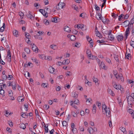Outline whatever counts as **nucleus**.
I'll use <instances>...</instances> for the list:
<instances>
[{"label":"nucleus","mask_w":134,"mask_h":134,"mask_svg":"<svg viewBox=\"0 0 134 134\" xmlns=\"http://www.w3.org/2000/svg\"><path fill=\"white\" fill-rule=\"evenodd\" d=\"M134 99V93H132L127 98L128 103L129 104L131 105Z\"/></svg>","instance_id":"obj_2"},{"label":"nucleus","mask_w":134,"mask_h":134,"mask_svg":"<svg viewBox=\"0 0 134 134\" xmlns=\"http://www.w3.org/2000/svg\"><path fill=\"white\" fill-rule=\"evenodd\" d=\"M62 125L63 127H66L67 125V122L65 121H63L62 122Z\"/></svg>","instance_id":"obj_28"},{"label":"nucleus","mask_w":134,"mask_h":134,"mask_svg":"<svg viewBox=\"0 0 134 134\" xmlns=\"http://www.w3.org/2000/svg\"><path fill=\"white\" fill-rule=\"evenodd\" d=\"M21 116L24 118H27V115L25 114L24 113H23L21 115Z\"/></svg>","instance_id":"obj_58"},{"label":"nucleus","mask_w":134,"mask_h":134,"mask_svg":"<svg viewBox=\"0 0 134 134\" xmlns=\"http://www.w3.org/2000/svg\"><path fill=\"white\" fill-rule=\"evenodd\" d=\"M28 17H29L31 20H33L34 19V17L31 14V12L30 11L29 12V14L27 15Z\"/></svg>","instance_id":"obj_11"},{"label":"nucleus","mask_w":134,"mask_h":134,"mask_svg":"<svg viewBox=\"0 0 134 134\" xmlns=\"http://www.w3.org/2000/svg\"><path fill=\"white\" fill-rule=\"evenodd\" d=\"M25 51L27 53H29L30 52V50L27 48H26L24 49Z\"/></svg>","instance_id":"obj_42"},{"label":"nucleus","mask_w":134,"mask_h":134,"mask_svg":"<svg viewBox=\"0 0 134 134\" xmlns=\"http://www.w3.org/2000/svg\"><path fill=\"white\" fill-rule=\"evenodd\" d=\"M125 58L129 59V58H131V54H130L128 53L127 55L126 54L125 55Z\"/></svg>","instance_id":"obj_35"},{"label":"nucleus","mask_w":134,"mask_h":134,"mask_svg":"<svg viewBox=\"0 0 134 134\" xmlns=\"http://www.w3.org/2000/svg\"><path fill=\"white\" fill-rule=\"evenodd\" d=\"M73 102L74 103L76 104L77 105H79L80 104L79 100L78 99H77Z\"/></svg>","instance_id":"obj_36"},{"label":"nucleus","mask_w":134,"mask_h":134,"mask_svg":"<svg viewBox=\"0 0 134 134\" xmlns=\"http://www.w3.org/2000/svg\"><path fill=\"white\" fill-rule=\"evenodd\" d=\"M25 36L27 38H30L31 37V36L29 35V34L27 33H25Z\"/></svg>","instance_id":"obj_41"},{"label":"nucleus","mask_w":134,"mask_h":134,"mask_svg":"<svg viewBox=\"0 0 134 134\" xmlns=\"http://www.w3.org/2000/svg\"><path fill=\"white\" fill-rule=\"evenodd\" d=\"M120 88L119 90L121 91V93H123V91H124V89L123 88L121 87L120 85Z\"/></svg>","instance_id":"obj_62"},{"label":"nucleus","mask_w":134,"mask_h":134,"mask_svg":"<svg viewBox=\"0 0 134 134\" xmlns=\"http://www.w3.org/2000/svg\"><path fill=\"white\" fill-rule=\"evenodd\" d=\"M20 127L23 129H25L26 128L25 125L23 123L20 124Z\"/></svg>","instance_id":"obj_18"},{"label":"nucleus","mask_w":134,"mask_h":134,"mask_svg":"<svg viewBox=\"0 0 134 134\" xmlns=\"http://www.w3.org/2000/svg\"><path fill=\"white\" fill-rule=\"evenodd\" d=\"M108 38L109 40L112 41L114 40V37L111 34L108 35Z\"/></svg>","instance_id":"obj_14"},{"label":"nucleus","mask_w":134,"mask_h":134,"mask_svg":"<svg viewBox=\"0 0 134 134\" xmlns=\"http://www.w3.org/2000/svg\"><path fill=\"white\" fill-rule=\"evenodd\" d=\"M120 130L122 131L123 133L125 132V128L123 127H121L120 128Z\"/></svg>","instance_id":"obj_51"},{"label":"nucleus","mask_w":134,"mask_h":134,"mask_svg":"<svg viewBox=\"0 0 134 134\" xmlns=\"http://www.w3.org/2000/svg\"><path fill=\"white\" fill-rule=\"evenodd\" d=\"M25 76L26 77H30L29 73L28 72H27V71H26L25 72Z\"/></svg>","instance_id":"obj_52"},{"label":"nucleus","mask_w":134,"mask_h":134,"mask_svg":"<svg viewBox=\"0 0 134 134\" xmlns=\"http://www.w3.org/2000/svg\"><path fill=\"white\" fill-rule=\"evenodd\" d=\"M73 93L74 94V95L73 96V97L75 98H77V94L75 93V92H74Z\"/></svg>","instance_id":"obj_63"},{"label":"nucleus","mask_w":134,"mask_h":134,"mask_svg":"<svg viewBox=\"0 0 134 134\" xmlns=\"http://www.w3.org/2000/svg\"><path fill=\"white\" fill-rule=\"evenodd\" d=\"M86 53L87 54L88 57L89 58H91V53L89 49H87L86 51Z\"/></svg>","instance_id":"obj_15"},{"label":"nucleus","mask_w":134,"mask_h":134,"mask_svg":"<svg viewBox=\"0 0 134 134\" xmlns=\"http://www.w3.org/2000/svg\"><path fill=\"white\" fill-rule=\"evenodd\" d=\"M124 15L123 14H121L119 17V21H121L123 18V16Z\"/></svg>","instance_id":"obj_45"},{"label":"nucleus","mask_w":134,"mask_h":134,"mask_svg":"<svg viewBox=\"0 0 134 134\" xmlns=\"http://www.w3.org/2000/svg\"><path fill=\"white\" fill-rule=\"evenodd\" d=\"M49 47L51 48H52V49H53V50H55L57 48V47L56 46L54 45V44H52Z\"/></svg>","instance_id":"obj_23"},{"label":"nucleus","mask_w":134,"mask_h":134,"mask_svg":"<svg viewBox=\"0 0 134 134\" xmlns=\"http://www.w3.org/2000/svg\"><path fill=\"white\" fill-rule=\"evenodd\" d=\"M71 130L74 133L76 132L77 129L75 128H71Z\"/></svg>","instance_id":"obj_44"},{"label":"nucleus","mask_w":134,"mask_h":134,"mask_svg":"<svg viewBox=\"0 0 134 134\" xmlns=\"http://www.w3.org/2000/svg\"><path fill=\"white\" fill-rule=\"evenodd\" d=\"M105 60H106V62L110 64H111V61L107 57H106L105 58Z\"/></svg>","instance_id":"obj_27"},{"label":"nucleus","mask_w":134,"mask_h":134,"mask_svg":"<svg viewBox=\"0 0 134 134\" xmlns=\"http://www.w3.org/2000/svg\"><path fill=\"white\" fill-rule=\"evenodd\" d=\"M39 56L40 58L43 60L45 59L46 57V56L44 54L39 55Z\"/></svg>","instance_id":"obj_20"},{"label":"nucleus","mask_w":134,"mask_h":134,"mask_svg":"<svg viewBox=\"0 0 134 134\" xmlns=\"http://www.w3.org/2000/svg\"><path fill=\"white\" fill-rule=\"evenodd\" d=\"M18 14L20 16V18L21 19H23L24 15V13L22 12H19Z\"/></svg>","instance_id":"obj_26"},{"label":"nucleus","mask_w":134,"mask_h":134,"mask_svg":"<svg viewBox=\"0 0 134 134\" xmlns=\"http://www.w3.org/2000/svg\"><path fill=\"white\" fill-rule=\"evenodd\" d=\"M33 61L35 62L37 64H39V62L38 60L36 59L35 58H33L32 59Z\"/></svg>","instance_id":"obj_29"},{"label":"nucleus","mask_w":134,"mask_h":134,"mask_svg":"<svg viewBox=\"0 0 134 134\" xmlns=\"http://www.w3.org/2000/svg\"><path fill=\"white\" fill-rule=\"evenodd\" d=\"M11 86H12V88L13 90H15L16 89V84L15 83H14L13 84H11Z\"/></svg>","instance_id":"obj_38"},{"label":"nucleus","mask_w":134,"mask_h":134,"mask_svg":"<svg viewBox=\"0 0 134 134\" xmlns=\"http://www.w3.org/2000/svg\"><path fill=\"white\" fill-rule=\"evenodd\" d=\"M85 15V14L84 13H82L80 15V17H81L82 18H84Z\"/></svg>","instance_id":"obj_54"},{"label":"nucleus","mask_w":134,"mask_h":134,"mask_svg":"<svg viewBox=\"0 0 134 134\" xmlns=\"http://www.w3.org/2000/svg\"><path fill=\"white\" fill-rule=\"evenodd\" d=\"M101 16L100 14H97V16H96V18L98 20H101Z\"/></svg>","instance_id":"obj_49"},{"label":"nucleus","mask_w":134,"mask_h":134,"mask_svg":"<svg viewBox=\"0 0 134 134\" xmlns=\"http://www.w3.org/2000/svg\"><path fill=\"white\" fill-rule=\"evenodd\" d=\"M52 21L55 23L58 22V19L55 18H53L52 19Z\"/></svg>","instance_id":"obj_39"},{"label":"nucleus","mask_w":134,"mask_h":134,"mask_svg":"<svg viewBox=\"0 0 134 134\" xmlns=\"http://www.w3.org/2000/svg\"><path fill=\"white\" fill-rule=\"evenodd\" d=\"M108 92L112 96H114L115 95L114 92L110 89L108 88Z\"/></svg>","instance_id":"obj_13"},{"label":"nucleus","mask_w":134,"mask_h":134,"mask_svg":"<svg viewBox=\"0 0 134 134\" xmlns=\"http://www.w3.org/2000/svg\"><path fill=\"white\" fill-rule=\"evenodd\" d=\"M72 74L71 73L70 71H68L66 73V76H70Z\"/></svg>","instance_id":"obj_50"},{"label":"nucleus","mask_w":134,"mask_h":134,"mask_svg":"<svg viewBox=\"0 0 134 134\" xmlns=\"http://www.w3.org/2000/svg\"><path fill=\"white\" fill-rule=\"evenodd\" d=\"M81 46L80 43H76L75 44V47L79 48Z\"/></svg>","instance_id":"obj_47"},{"label":"nucleus","mask_w":134,"mask_h":134,"mask_svg":"<svg viewBox=\"0 0 134 134\" xmlns=\"http://www.w3.org/2000/svg\"><path fill=\"white\" fill-rule=\"evenodd\" d=\"M70 62V61L68 60H65V62L64 63H63V64L65 65H67Z\"/></svg>","instance_id":"obj_34"},{"label":"nucleus","mask_w":134,"mask_h":134,"mask_svg":"<svg viewBox=\"0 0 134 134\" xmlns=\"http://www.w3.org/2000/svg\"><path fill=\"white\" fill-rule=\"evenodd\" d=\"M77 27L79 29L80 28L83 31H85L87 30L86 26L82 24H78L77 25Z\"/></svg>","instance_id":"obj_3"},{"label":"nucleus","mask_w":134,"mask_h":134,"mask_svg":"<svg viewBox=\"0 0 134 134\" xmlns=\"http://www.w3.org/2000/svg\"><path fill=\"white\" fill-rule=\"evenodd\" d=\"M96 107L95 104H94L93 106L92 112L93 114L96 113Z\"/></svg>","instance_id":"obj_22"},{"label":"nucleus","mask_w":134,"mask_h":134,"mask_svg":"<svg viewBox=\"0 0 134 134\" xmlns=\"http://www.w3.org/2000/svg\"><path fill=\"white\" fill-rule=\"evenodd\" d=\"M85 83L89 86H91V82L89 81L87 79H86V80H85Z\"/></svg>","instance_id":"obj_53"},{"label":"nucleus","mask_w":134,"mask_h":134,"mask_svg":"<svg viewBox=\"0 0 134 134\" xmlns=\"http://www.w3.org/2000/svg\"><path fill=\"white\" fill-rule=\"evenodd\" d=\"M45 59L51 61L52 60V58L51 57H50L49 56H47L46 57Z\"/></svg>","instance_id":"obj_32"},{"label":"nucleus","mask_w":134,"mask_h":134,"mask_svg":"<svg viewBox=\"0 0 134 134\" xmlns=\"http://www.w3.org/2000/svg\"><path fill=\"white\" fill-rule=\"evenodd\" d=\"M13 34L14 36L17 37L18 35V32L16 30H14L13 31Z\"/></svg>","instance_id":"obj_19"},{"label":"nucleus","mask_w":134,"mask_h":134,"mask_svg":"<svg viewBox=\"0 0 134 134\" xmlns=\"http://www.w3.org/2000/svg\"><path fill=\"white\" fill-rule=\"evenodd\" d=\"M130 44L134 48V41L131 40L130 42Z\"/></svg>","instance_id":"obj_48"},{"label":"nucleus","mask_w":134,"mask_h":134,"mask_svg":"<svg viewBox=\"0 0 134 134\" xmlns=\"http://www.w3.org/2000/svg\"><path fill=\"white\" fill-rule=\"evenodd\" d=\"M32 49L33 51L36 53H37L38 49L36 45L34 44H33Z\"/></svg>","instance_id":"obj_8"},{"label":"nucleus","mask_w":134,"mask_h":134,"mask_svg":"<svg viewBox=\"0 0 134 134\" xmlns=\"http://www.w3.org/2000/svg\"><path fill=\"white\" fill-rule=\"evenodd\" d=\"M4 90L2 89H2H1L0 90V94L2 95L3 96H4Z\"/></svg>","instance_id":"obj_33"},{"label":"nucleus","mask_w":134,"mask_h":134,"mask_svg":"<svg viewBox=\"0 0 134 134\" xmlns=\"http://www.w3.org/2000/svg\"><path fill=\"white\" fill-rule=\"evenodd\" d=\"M114 58L115 59V60L117 61V62H118L119 61V59L117 55H115L114 56Z\"/></svg>","instance_id":"obj_64"},{"label":"nucleus","mask_w":134,"mask_h":134,"mask_svg":"<svg viewBox=\"0 0 134 134\" xmlns=\"http://www.w3.org/2000/svg\"><path fill=\"white\" fill-rule=\"evenodd\" d=\"M128 111L131 114L134 112V111L131 109H129L128 110Z\"/></svg>","instance_id":"obj_56"},{"label":"nucleus","mask_w":134,"mask_h":134,"mask_svg":"<svg viewBox=\"0 0 134 134\" xmlns=\"http://www.w3.org/2000/svg\"><path fill=\"white\" fill-rule=\"evenodd\" d=\"M65 4L64 3L60 2L58 4V5L56 6V9L58 10L62 9L63 7L64 6Z\"/></svg>","instance_id":"obj_4"},{"label":"nucleus","mask_w":134,"mask_h":134,"mask_svg":"<svg viewBox=\"0 0 134 134\" xmlns=\"http://www.w3.org/2000/svg\"><path fill=\"white\" fill-rule=\"evenodd\" d=\"M117 38L119 41H121L123 39V36L121 35H119L117 36Z\"/></svg>","instance_id":"obj_16"},{"label":"nucleus","mask_w":134,"mask_h":134,"mask_svg":"<svg viewBox=\"0 0 134 134\" xmlns=\"http://www.w3.org/2000/svg\"><path fill=\"white\" fill-rule=\"evenodd\" d=\"M39 12L41 13L43 15L44 13V10L43 9H40L39 10Z\"/></svg>","instance_id":"obj_61"},{"label":"nucleus","mask_w":134,"mask_h":134,"mask_svg":"<svg viewBox=\"0 0 134 134\" xmlns=\"http://www.w3.org/2000/svg\"><path fill=\"white\" fill-rule=\"evenodd\" d=\"M7 57L10 59H11V56L10 54V50H9L8 52L7 56Z\"/></svg>","instance_id":"obj_24"},{"label":"nucleus","mask_w":134,"mask_h":134,"mask_svg":"<svg viewBox=\"0 0 134 134\" xmlns=\"http://www.w3.org/2000/svg\"><path fill=\"white\" fill-rule=\"evenodd\" d=\"M86 100V102H88V103H90L91 101H92V100L91 98H87Z\"/></svg>","instance_id":"obj_59"},{"label":"nucleus","mask_w":134,"mask_h":134,"mask_svg":"<svg viewBox=\"0 0 134 134\" xmlns=\"http://www.w3.org/2000/svg\"><path fill=\"white\" fill-rule=\"evenodd\" d=\"M102 110L103 113L106 114L107 116L108 117H110L111 116L110 109L109 108H107L106 105L103 104L102 105Z\"/></svg>","instance_id":"obj_1"},{"label":"nucleus","mask_w":134,"mask_h":134,"mask_svg":"<svg viewBox=\"0 0 134 134\" xmlns=\"http://www.w3.org/2000/svg\"><path fill=\"white\" fill-rule=\"evenodd\" d=\"M113 83L114 84V87L117 90H119V89L120 86H119V85H118L115 83Z\"/></svg>","instance_id":"obj_21"},{"label":"nucleus","mask_w":134,"mask_h":134,"mask_svg":"<svg viewBox=\"0 0 134 134\" xmlns=\"http://www.w3.org/2000/svg\"><path fill=\"white\" fill-rule=\"evenodd\" d=\"M95 130H96V131L97 130L96 128H94V129H93L90 127H88V132L90 133L91 134H92L95 131Z\"/></svg>","instance_id":"obj_6"},{"label":"nucleus","mask_w":134,"mask_h":134,"mask_svg":"<svg viewBox=\"0 0 134 134\" xmlns=\"http://www.w3.org/2000/svg\"><path fill=\"white\" fill-rule=\"evenodd\" d=\"M86 38L87 40L89 42H90L92 41V39L90 38L89 36H86Z\"/></svg>","instance_id":"obj_40"},{"label":"nucleus","mask_w":134,"mask_h":134,"mask_svg":"<svg viewBox=\"0 0 134 134\" xmlns=\"http://www.w3.org/2000/svg\"><path fill=\"white\" fill-rule=\"evenodd\" d=\"M97 36L100 37V34L99 31H97L96 33H95Z\"/></svg>","instance_id":"obj_55"},{"label":"nucleus","mask_w":134,"mask_h":134,"mask_svg":"<svg viewBox=\"0 0 134 134\" xmlns=\"http://www.w3.org/2000/svg\"><path fill=\"white\" fill-rule=\"evenodd\" d=\"M64 29L65 31L70 33L71 30L70 28L67 26H65L64 27Z\"/></svg>","instance_id":"obj_10"},{"label":"nucleus","mask_w":134,"mask_h":134,"mask_svg":"<svg viewBox=\"0 0 134 134\" xmlns=\"http://www.w3.org/2000/svg\"><path fill=\"white\" fill-rule=\"evenodd\" d=\"M49 106L47 104H45L44 105V108L46 109L47 110L49 108Z\"/></svg>","instance_id":"obj_57"},{"label":"nucleus","mask_w":134,"mask_h":134,"mask_svg":"<svg viewBox=\"0 0 134 134\" xmlns=\"http://www.w3.org/2000/svg\"><path fill=\"white\" fill-rule=\"evenodd\" d=\"M43 33L44 32L43 31H39L37 32V34H36L38 36H40L42 35Z\"/></svg>","instance_id":"obj_25"},{"label":"nucleus","mask_w":134,"mask_h":134,"mask_svg":"<svg viewBox=\"0 0 134 134\" xmlns=\"http://www.w3.org/2000/svg\"><path fill=\"white\" fill-rule=\"evenodd\" d=\"M131 5L130 4H129L127 5V10L128 11H130L131 10Z\"/></svg>","instance_id":"obj_31"},{"label":"nucleus","mask_w":134,"mask_h":134,"mask_svg":"<svg viewBox=\"0 0 134 134\" xmlns=\"http://www.w3.org/2000/svg\"><path fill=\"white\" fill-rule=\"evenodd\" d=\"M115 76L118 80H121V81H123V78L122 74H118Z\"/></svg>","instance_id":"obj_7"},{"label":"nucleus","mask_w":134,"mask_h":134,"mask_svg":"<svg viewBox=\"0 0 134 134\" xmlns=\"http://www.w3.org/2000/svg\"><path fill=\"white\" fill-rule=\"evenodd\" d=\"M67 37L68 38H69L71 41H74L76 38L75 36L73 35H67Z\"/></svg>","instance_id":"obj_9"},{"label":"nucleus","mask_w":134,"mask_h":134,"mask_svg":"<svg viewBox=\"0 0 134 134\" xmlns=\"http://www.w3.org/2000/svg\"><path fill=\"white\" fill-rule=\"evenodd\" d=\"M5 27V26L4 25V23H3V25L0 29V31L1 32H3V31H4V30Z\"/></svg>","instance_id":"obj_37"},{"label":"nucleus","mask_w":134,"mask_h":134,"mask_svg":"<svg viewBox=\"0 0 134 134\" xmlns=\"http://www.w3.org/2000/svg\"><path fill=\"white\" fill-rule=\"evenodd\" d=\"M98 64L100 68H101L105 70L107 69V66L105 65V64L103 62H101L100 63H99Z\"/></svg>","instance_id":"obj_5"},{"label":"nucleus","mask_w":134,"mask_h":134,"mask_svg":"<svg viewBox=\"0 0 134 134\" xmlns=\"http://www.w3.org/2000/svg\"><path fill=\"white\" fill-rule=\"evenodd\" d=\"M111 30L108 31L107 30H105L104 29L103 30V32L104 34H108V35L111 34Z\"/></svg>","instance_id":"obj_12"},{"label":"nucleus","mask_w":134,"mask_h":134,"mask_svg":"<svg viewBox=\"0 0 134 134\" xmlns=\"http://www.w3.org/2000/svg\"><path fill=\"white\" fill-rule=\"evenodd\" d=\"M7 78V76L5 75H3L2 76V78L3 80H6Z\"/></svg>","instance_id":"obj_43"},{"label":"nucleus","mask_w":134,"mask_h":134,"mask_svg":"<svg viewBox=\"0 0 134 134\" xmlns=\"http://www.w3.org/2000/svg\"><path fill=\"white\" fill-rule=\"evenodd\" d=\"M97 58V57L92 55H91V58H90V59H96Z\"/></svg>","instance_id":"obj_60"},{"label":"nucleus","mask_w":134,"mask_h":134,"mask_svg":"<svg viewBox=\"0 0 134 134\" xmlns=\"http://www.w3.org/2000/svg\"><path fill=\"white\" fill-rule=\"evenodd\" d=\"M54 69L52 67H50L49 69V72L52 73H53L54 72Z\"/></svg>","instance_id":"obj_17"},{"label":"nucleus","mask_w":134,"mask_h":134,"mask_svg":"<svg viewBox=\"0 0 134 134\" xmlns=\"http://www.w3.org/2000/svg\"><path fill=\"white\" fill-rule=\"evenodd\" d=\"M56 64L60 66L62 65L63 64V62H58L56 63Z\"/></svg>","instance_id":"obj_46"},{"label":"nucleus","mask_w":134,"mask_h":134,"mask_svg":"<svg viewBox=\"0 0 134 134\" xmlns=\"http://www.w3.org/2000/svg\"><path fill=\"white\" fill-rule=\"evenodd\" d=\"M42 86L43 87H48V84L47 83H43L42 85Z\"/></svg>","instance_id":"obj_30"}]
</instances>
